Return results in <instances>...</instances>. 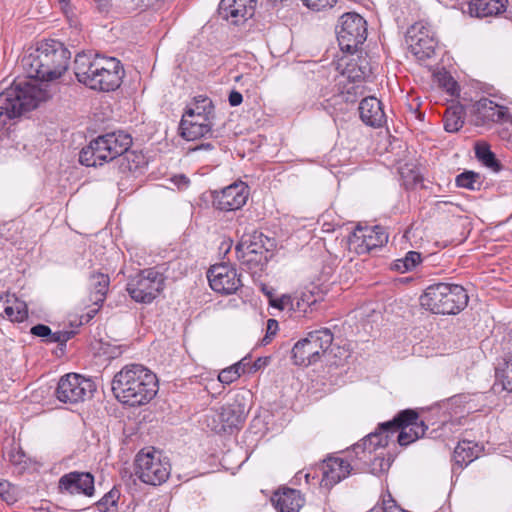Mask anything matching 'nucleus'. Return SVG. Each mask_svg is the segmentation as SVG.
<instances>
[{"mask_svg":"<svg viewBox=\"0 0 512 512\" xmlns=\"http://www.w3.org/2000/svg\"><path fill=\"white\" fill-rule=\"evenodd\" d=\"M70 52L62 43L49 40L41 42L35 49L25 54L20 62L26 78L13 83L33 84L45 88L48 96L41 102L51 97V85L48 82L59 79L67 70Z\"/></svg>","mask_w":512,"mask_h":512,"instance_id":"f257e3e1","label":"nucleus"},{"mask_svg":"<svg viewBox=\"0 0 512 512\" xmlns=\"http://www.w3.org/2000/svg\"><path fill=\"white\" fill-rule=\"evenodd\" d=\"M112 391L122 403L141 406L149 403L158 392V379L150 369L141 364H128L112 380Z\"/></svg>","mask_w":512,"mask_h":512,"instance_id":"f03ea898","label":"nucleus"},{"mask_svg":"<svg viewBox=\"0 0 512 512\" xmlns=\"http://www.w3.org/2000/svg\"><path fill=\"white\" fill-rule=\"evenodd\" d=\"M73 68L79 82L99 91L117 89L124 74L122 65L116 58L85 52L75 56Z\"/></svg>","mask_w":512,"mask_h":512,"instance_id":"7ed1b4c3","label":"nucleus"},{"mask_svg":"<svg viewBox=\"0 0 512 512\" xmlns=\"http://www.w3.org/2000/svg\"><path fill=\"white\" fill-rule=\"evenodd\" d=\"M47 96V90L37 85L12 83L0 92V125L35 109Z\"/></svg>","mask_w":512,"mask_h":512,"instance_id":"20e7f679","label":"nucleus"},{"mask_svg":"<svg viewBox=\"0 0 512 512\" xmlns=\"http://www.w3.org/2000/svg\"><path fill=\"white\" fill-rule=\"evenodd\" d=\"M466 290L457 284L437 283L426 288L420 297V304L434 314L454 315L468 304Z\"/></svg>","mask_w":512,"mask_h":512,"instance_id":"39448f33","label":"nucleus"},{"mask_svg":"<svg viewBox=\"0 0 512 512\" xmlns=\"http://www.w3.org/2000/svg\"><path fill=\"white\" fill-rule=\"evenodd\" d=\"M132 138L123 131L99 136L80 151L79 161L88 167L101 166L128 151Z\"/></svg>","mask_w":512,"mask_h":512,"instance_id":"423d86ee","label":"nucleus"},{"mask_svg":"<svg viewBox=\"0 0 512 512\" xmlns=\"http://www.w3.org/2000/svg\"><path fill=\"white\" fill-rule=\"evenodd\" d=\"M388 445V435L375 431L363 438L352 447L357 463L356 469L369 471L372 474L386 472L390 467V460L384 457V448Z\"/></svg>","mask_w":512,"mask_h":512,"instance_id":"0eeeda50","label":"nucleus"},{"mask_svg":"<svg viewBox=\"0 0 512 512\" xmlns=\"http://www.w3.org/2000/svg\"><path fill=\"white\" fill-rule=\"evenodd\" d=\"M165 279L163 267L147 268L129 279L127 291L136 302L151 303L164 289Z\"/></svg>","mask_w":512,"mask_h":512,"instance_id":"6e6552de","label":"nucleus"},{"mask_svg":"<svg viewBox=\"0 0 512 512\" xmlns=\"http://www.w3.org/2000/svg\"><path fill=\"white\" fill-rule=\"evenodd\" d=\"M171 466L160 451L143 449L136 455L135 474L145 484L161 485L170 476Z\"/></svg>","mask_w":512,"mask_h":512,"instance_id":"1a4fd4ad","label":"nucleus"},{"mask_svg":"<svg viewBox=\"0 0 512 512\" xmlns=\"http://www.w3.org/2000/svg\"><path fill=\"white\" fill-rule=\"evenodd\" d=\"M333 342V334L328 328L308 333L292 348V357L296 365L309 366L317 362Z\"/></svg>","mask_w":512,"mask_h":512,"instance_id":"9d476101","label":"nucleus"},{"mask_svg":"<svg viewBox=\"0 0 512 512\" xmlns=\"http://www.w3.org/2000/svg\"><path fill=\"white\" fill-rule=\"evenodd\" d=\"M427 428L416 411L407 409L399 412L391 421L380 424L378 432L384 435V433L400 430L398 443L401 446H407L423 437Z\"/></svg>","mask_w":512,"mask_h":512,"instance_id":"9b49d317","label":"nucleus"},{"mask_svg":"<svg viewBox=\"0 0 512 512\" xmlns=\"http://www.w3.org/2000/svg\"><path fill=\"white\" fill-rule=\"evenodd\" d=\"M341 50L353 53L367 38L366 21L356 13H346L339 19L336 28Z\"/></svg>","mask_w":512,"mask_h":512,"instance_id":"f8f14e48","label":"nucleus"},{"mask_svg":"<svg viewBox=\"0 0 512 512\" xmlns=\"http://www.w3.org/2000/svg\"><path fill=\"white\" fill-rule=\"evenodd\" d=\"M94 383L76 373L62 376L58 382L55 395L63 403L76 404L92 396Z\"/></svg>","mask_w":512,"mask_h":512,"instance_id":"ddd939ff","label":"nucleus"},{"mask_svg":"<svg viewBox=\"0 0 512 512\" xmlns=\"http://www.w3.org/2000/svg\"><path fill=\"white\" fill-rule=\"evenodd\" d=\"M318 300V294L310 289L296 291L293 294H283L280 297L269 295V305L271 307L287 311L296 318L305 317Z\"/></svg>","mask_w":512,"mask_h":512,"instance_id":"4468645a","label":"nucleus"},{"mask_svg":"<svg viewBox=\"0 0 512 512\" xmlns=\"http://www.w3.org/2000/svg\"><path fill=\"white\" fill-rule=\"evenodd\" d=\"M267 238L261 232L253 231L250 234H244L235 247L237 259L247 269L257 268L266 259L267 249L265 240Z\"/></svg>","mask_w":512,"mask_h":512,"instance_id":"2eb2a0df","label":"nucleus"},{"mask_svg":"<svg viewBox=\"0 0 512 512\" xmlns=\"http://www.w3.org/2000/svg\"><path fill=\"white\" fill-rule=\"evenodd\" d=\"M388 241V234L380 226H358L349 236L348 245L357 254H366L375 248L382 247Z\"/></svg>","mask_w":512,"mask_h":512,"instance_id":"dca6fc26","label":"nucleus"},{"mask_svg":"<svg viewBox=\"0 0 512 512\" xmlns=\"http://www.w3.org/2000/svg\"><path fill=\"white\" fill-rule=\"evenodd\" d=\"M349 460L340 457H328L322 464V480L323 487L332 488L342 480L346 479L352 471L356 469V457L351 452L348 454Z\"/></svg>","mask_w":512,"mask_h":512,"instance_id":"f3484780","label":"nucleus"},{"mask_svg":"<svg viewBox=\"0 0 512 512\" xmlns=\"http://www.w3.org/2000/svg\"><path fill=\"white\" fill-rule=\"evenodd\" d=\"M249 197V187L242 181L213 193V205L221 211H234L243 207Z\"/></svg>","mask_w":512,"mask_h":512,"instance_id":"a211bd4d","label":"nucleus"},{"mask_svg":"<svg viewBox=\"0 0 512 512\" xmlns=\"http://www.w3.org/2000/svg\"><path fill=\"white\" fill-rule=\"evenodd\" d=\"M207 278L210 287L221 294H233L241 286L236 269L226 264L212 266L207 272Z\"/></svg>","mask_w":512,"mask_h":512,"instance_id":"6ab92c4d","label":"nucleus"},{"mask_svg":"<svg viewBox=\"0 0 512 512\" xmlns=\"http://www.w3.org/2000/svg\"><path fill=\"white\" fill-rule=\"evenodd\" d=\"M58 486L61 492L71 495L83 494L87 497L94 495V476L89 472L72 471L60 477Z\"/></svg>","mask_w":512,"mask_h":512,"instance_id":"aec40b11","label":"nucleus"},{"mask_svg":"<svg viewBox=\"0 0 512 512\" xmlns=\"http://www.w3.org/2000/svg\"><path fill=\"white\" fill-rule=\"evenodd\" d=\"M257 0H221L219 15L232 24L245 22L252 17Z\"/></svg>","mask_w":512,"mask_h":512,"instance_id":"412c9836","label":"nucleus"},{"mask_svg":"<svg viewBox=\"0 0 512 512\" xmlns=\"http://www.w3.org/2000/svg\"><path fill=\"white\" fill-rule=\"evenodd\" d=\"M477 123L505 122L509 119V110L488 98H481L473 105Z\"/></svg>","mask_w":512,"mask_h":512,"instance_id":"4be33fe9","label":"nucleus"},{"mask_svg":"<svg viewBox=\"0 0 512 512\" xmlns=\"http://www.w3.org/2000/svg\"><path fill=\"white\" fill-rule=\"evenodd\" d=\"M271 501L278 512H299L305 498L299 490L282 488L274 492Z\"/></svg>","mask_w":512,"mask_h":512,"instance_id":"5701e85b","label":"nucleus"},{"mask_svg":"<svg viewBox=\"0 0 512 512\" xmlns=\"http://www.w3.org/2000/svg\"><path fill=\"white\" fill-rule=\"evenodd\" d=\"M361 120L374 128L381 127L386 122L382 103L376 97L370 96L362 99L359 105Z\"/></svg>","mask_w":512,"mask_h":512,"instance_id":"b1692460","label":"nucleus"},{"mask_svg":"<svg viewBox=\"0 0 512 512\" xmlns=\"http://www.w3.org/2000/svg\"><path fill=\"white\" fill-rule=\"evenodd\" d=\"M0 316L11 322H23L28 317L27 305L14 294L0 296Z\"/></svg>","mask_w":512,"mask_h":512,"instance_id":"393cba45","label":"nucleus"},{"mask_svg":"<svg viewBox=\"0 0 512 512\" xmlns=\"http://www.w3.org/2000/svg\"><path fill=\"white\" fill-rule=\"evenodd\" d=\"M248 409L244 404L235 400L233 403L221 407L220 418L222 419L225 429L237 428L241 425L247 416Z\"/></svg>","mask_w":512,"mask_h":512,"instance_id":"a878e982","label":"nucleus"},{"mask_svg":"<svg viewBox=\"0 0 512 512\" xmlns=\"http://www.w3.org/2000/svg\"><path fill=\"white\" fill-rule=\"evenodd\" d=\"M481 451L482 448L477 443L470 440H462L454 449V462L460 467L466 466L477 459Z\"/></svg>","mask_w":512,"mask_h":512,"instance_id":"bb28decb","label":"nucleus"},{"mask_svg":"<svg viewBox=\"0 0 512 512\" xmlns=\"http://www.w3.org/2000/svg\"><path fill=\"white\" fill-rule=\"evenodd\" d=\"M109 277L103 273H92L89 278L90 301L95 306L102 305L105 301L109 287Z\"/></svg>","mask_w":512,"mask_h":512,"instance_id":"cd10ccee","label":"nucleus"},{"mask_svg":"<svg viewBox=\"0 0 512 512\" xmlns=\"http://www.w3.org/2000/svg\"><path fill=\"white\" fill-rule=\"evenodd\" d=\"M507 0H471L469 11L477 17L497 15L504 11Z\"/></svg>","mask_w":512,"mask_h":512,"instance_id":"c85d7f7f","label":"nucleus"},{"mask_svg":"<svg viewBox=\"0 0 512 512\" xmlns=\"http://www.w3.org/2000/svg\"><path fill=\"white\" fill-rule=\"evenodd\" d=\"M212 124L192 122L188 116H182L180 122L181 135L188 141L204 137L211 131Z\"/></svg>","mask_w":512,"mask_h":512,"instance_id":"c756f323","label":"nucleus"},{"mask_svg":"<svg viewBox=\"0 0 512 512\" xmlns=\"http://www.w3.org/2000/svg\"><path fill=\"white\" fill-rule=\"evenodd\" d=\"M437 40L435 37L425 36V38L411 41L409 45L410 52L419 61L430 59L435 54Z\"/></svg>","mask_w":512,"mask_h":512,"instance_id":"7c9ffc66","label":"nucleus"},{"mask_svg":"<svg viewBox=\"0 0 512 512\" xmlns=\"http://www.w3.org/2000/svg\"><path fill=\"white\" fill-rule=\"evenodd\" d=\"M444 129L454 133L462 128L464 124V108L462 105L454 104L449 106L443 117Z\"/></svg>","mask_w":512,"mask_h":512,"instance_id":"2f4dec72","label":"nucleus"},{"mask_svg":"<svg viewBox=\"0 0 512 512\" xmlns=\"http://www.w3.org/2000/svg\"><path fill=\"white\" fill-rule=\"evenodd\" d=\"M370 72L371 70L365 60L360 61V63L350 62L343 71L342 77L347 78L351 83L359 84Z\"/></svg>","mask_w":512,"mask_h":512,"instance_id":"473e14b6","label":"nucleus"},{"mask_svg":"<svg viewBox=\"0 0 512 512\" xmlns=\"http://www.w3.org/2000/svg\"><path fill=\"white\" fill-rule=\"evenodd\" d=\"M475 155L477 159L487 168L494 172L500 171L501 165L487 144H477L475 146Z\"/></svg>","mask_w":512,"mask_h":512,"instance_id":"72a5a7b5","label":"nucleus"},{"mask_svg":"<svg viewBox=\"0 0 512 512\" xmlns=\"http://www.w3.org/2000/svg\"><path fill=\"white\" fill-rule=\"evenodd\" d=\"M214 106L207 96L199 95L194 98V103L189 106L183 116H193V114H202L213 116Z\"/></svg>","mask_w":512,"mask_h":512,"instance_id":"f704fd0d","label":"nucleus"},{"mask_svg":"<svg viewBox=\"0 0 512 512\" xmlns=\"http://www.w3.org/2000/svg\"><path fill=\"white\" fill-rule=\"evenodd\" d=\"M421 263V254L416 251H409L404 258L397 259L394 262V269L400 273H405L414 269Z\"/></svg>","mask_w":512,"mask_h":512,"instance_id":"c9c22d12","label":"nucleus"},{"mask_svg":"<svg viewBox=\"0 0 512 512\" xmlns=\"http://www.w3.org/2000/svg\"><path fill=\"white\" fill-rule=\"evenodd\" d=\"M120 493L116 489L110 490L98 502L97 509L99 512H117L118 500Z\"/></svg>","mask_w":512,"mask_h":512,"instance_id":"e433bc0d","label":"nucleus"},{"mask_svg":"<svg viewBox=\"0 0 512 512\" xmlns=\"http://www.w3.org/2000/svg\"><path fill=\"white\" fill-rule=\"evenodd\" d=\"M425 36L434 37V32L430 25L423 22H417L408 29L406 34V43L409 46L411 45V41L416 39L422 40Z\"/></svg>","mask_w":512,"mask_h":512,"instance_id":"4c0bfd02","label":"nucleus"},{"mask_svg":"<svg viewBox=\"0 0 512 512\" xmlns=\"http://www.w3.org/2000/svg\"><path fill=\"white\" fill-rule=\"evenodd\" d=\"M244 367L245 365L243 364V361L227 367L219 373L218 380L223 384H231L245 372Z\"/></svg>","mask_w":512,"mask_h":512,"instance_id":"58836bf2","label":"nucleus"},{"mask_svg":"<svg viewBox=\"0 0 512 512\" xmlns=\"http://www.w3.org/2000/svg\"><path fill=\"white\" fill-rule=\"evenodd\" d=\"M480 175L473 171H465L456 177V185L469 190L479 189Z\"/></svg>","mask_w":512,"mask_h":512,"instance_id":"ea45409f","label":"nucleus"},{"mask_svg":"<svg viewBox=\"0 0 512 512\" xmlns=\"http://www.w3.org/2000/svg\"><path fill=\"white\" fill-rule=\"evenodd\" d=\"M204 424L216 433L226 432L224 423L220 418V412L216 410H209L204 415Z\"/></svg>","mask_w":512,"mask_h":512,"instance_id":"a19ab883","label":"nucleus"},{"mask_svg":"<svg viewBox=\"0 0 512 512\" xmlns=\"http://www.w3.org/2000/svg\"><path fill=\"white\" fill-rule=\"evenodd\" d=\"M0 497L8 504L15 503L18 498L17 488L7 480L0 479Z\"/></svg>","mask_w":512,"mask_h":512,"instance_id":"79ce46f5","label":"nucleus"},{"mask_svg":"<svg viewBox=\"0 0 512 512\" xmlns=\"http://www.w3.org/2000/svg\"><path fill=\"white\" fill-rule=\"evenodd\" d=\"M362 94L363 86L351 82L349 85L344 86V89L341 91V97L347 103H354L357 100V97Z\"/></svg>","mask_w":512,"mask_h":512,"instance_id":"37998d69","label":"nucleus"},{"mask_svg":"<svg viewBox=\"0 0 512 512\" xmlns=\"http://www.w3.org/2000/svg\"><path fill=\"white\" fill-rule=\"evenodd\" d=\"M74 334L75 332L73 330H59L56 332L51 331L50 337L49 339H46V342L65 345L66 342L74 336Z\"/></svg>","mask_w":512,"mask_h":512,"instance_id":"c03bdc74","label":"nucleus"},{"mask_svg":"<svg viewBox=\"0 0 512 512\" xmlns=\"http://www.w3.org/2000/svg\"><path fill=\"white\" fill-rule=\"evenodd\" d=\"M303 4L314 11H321L327 8H332L337 0H302Z\"/></svg>","mask_w":512,"mask_h":512,"instance_id":"a18cd8bd","label":"nucleus"},{"mask_svg":"<svg viewBox=\"0 0 512 512\" xmlns=\"http://www.w3.org/2000/svg\"><path fill=\"white\" fill-rule=\"evenodd\" d=\"M503 389L512 393V358L507 361L501 376Z\"/></svg>","mask_w":512,"mask_h":512,"instance_id":"49530a36","label":"nucleus"},{"mask_svg":"<svg viewBox=\"0 0 512 512\" xmlns=\"http://www.w3.org/2000/svg\"><path fill=\"white\" fill-rule=\"evenodd\" d=\"M372 512H408L400 508L394 499L389 495L388 499H383L382 506L379 508H375Z\"/></svg>","mask_w":512,"mask_h":512,"instance_id":"de8ad7c7","label":"nucleus"},{"mask_svg":"<svg viewBox=\"0 0 512 512\" xmlns=\"http://www.w3.org/2000/svg\"><path fill=\"white\" fill-rule=\"evenodd\" d=\"M441 83L443 88L451 95L454 96L459 91V86L457 82L450 76V75H444L441 78Z\"/></svg>","mask_w":512,"mask_h":512,"instance_id":"09e8293b","label":"nucleus"},{"mask_svg":"<svg viewBox=\"0 0 512 512\" xmlns=\"http://www.w3.org/2000/svg\"><path fill=\"white\" fill-rule=\"evenodd\" d=\"M31 334L41 337L46 342V339H49L51 334V329L44 324H38L31 328Z\"/></svg>","mask_w":512,"mask_h":512,"instance_id":"8fccbe9b","label":"nucleus"},{"mask_svg":"<svg viewBox=\"0 0 512 512\" xmlns=\"http://www.w3.org/2000/svg\"><path fill=\"white\" fill-rule=\"evenodd\" d=\"M8 456H9V461L14 464V465H20L22 464L25 460V455L22 451H20L19 449H12L9 453H8Z\"/></svg>","mask_w":512,"mask_h":512,"instance_id":"3c124183","label":"nucleus"},{"mask_svg":"<svg viewBox=\"0 0 512 512\" xmlns=\"http://www.w3.org/2000/svg\"><path fill=\"white\" fill-rule=\"evenodd\" d=\"M229 104L233 107L239 106L243 101V96L240 92L233 90L228 97Z\"/></svg>","mask_w":512,"mask_h":512,"instance_id":"603ef678","label":"nucleus"},{"mask_svg":"<svg viewBox=\"0 0 512 512\" xmlns=\"http://www.w3.org/2000/svg\"><path fill=\"white\" fill-rule=\"evenodd\" d=\"M101 305L99 306H95L93 308H91L86 315H82L81 316V320H80V324H83V323H88L95 315L96 313L99 311V308H100Z\"/></svg>","mask_w":512,"mask_h":512,"instance_id":"864d4df0","label":"nucleus"},{"mask_svg":"<svg viewBox=\"0 0 512 512\" xmlns=\"http://www.w3.org/2000/svg\"><path fill=\"white\" fill-rule=\"evenodd\" d=\"M211 117L212 116H208V115L193 114V116H190L189 119H191L192 122L203 123V124H212L210 121Z\"/></svg>","mask_w":512,"mask_h":512,"instance_id":"5fc2aeb1","label":"nucleus"},{"mask_svg":"<svg viewBox=\"0 0 512 512\" xmlns=\"http://www.w3.org/2000/svg\"><path fill=\"white\" fill-rule=\"evenodd\" d=\"M278 330V322L275 319H269L267 321V336L275 335Z\"/></svg>","mask_w":512,"mask_h":512,"instance_id":"6e6d98bb","label":"nucleus"},{"mask_svg":"<svg viewBox=\"0 0 512 512\" xmlns=\"http://www.w3.org/2000/svg\"><path fill=\"white\" fill-rule=\"evenodd\" d=\"M153 0H135L134 7L135 8H142V7H148L152 5Z\"/></svg>","mask_w":512,"mask_h":512,"instance_id":"4d7b16f0","label":"nucleus"},{"mask_svg":"<svg viewBox=\"0 0 512 512\" xmlns=\"http://www.w3.org/2000/svg\"><path fill=\"white\" fill-rule=\"evenodd\" d=\"M60 4H61V8L62 10L67 13L68 12V7H69V1L68 0H59Z\"/></svg>","mask_w":512,"mask_h":512,"instance_id":"13d9d810","label":"nucleus"},{"mask_svg":"<svg viewBox=\"0 0 512 512\" xmlns=\"http://www.w3.org/2000/svg\"><path fill=\"white\" fill-rule=\"evenodd\" d=\"M99 2H100L99 8L101 10H104L109 4V0H99Z\"/></svg>","mask_w":512,"mask_h":512,"instance_id":"bf43d9fd","label":"nucleus"},{"mask_svg":"<svg viewBox=\"0 0 512 512\" xmlns=\"http://www.w3.org/2000/svg\"><path fill=\"white\" fill-rule=\"evenodd\" d=\"M261 359H258L255 363H254V368L255 370L259 369L261 367Z\"/></svg>","mask_w":512,"mask_h":512,"instance_id":"052dcab7","label":"nucleus"},{"mask_svg":"<svg viewBox=\"0 0 512 512\" xmlns=\"http://www.w3.org/2000/svg\"><path fill=\"white\" fill-rule=\"evenodd\" d=\"M200 148L211 149L212 146H211V144H205V145L203 144V145L200 146ZM196 149H199V147H197Z\"/></svg>","mask_w":512,"mask_h":512,"instance_id":"680f3d73","label":"nucleus"},{"mask_svg":"<svg viewBox=\"0 0 512 512\" xmlns=\"http://www.w3.org/2000/svg\"><path fill=\"white\" fill-rule=\"evenodd\" d=\"M181 179L185 182V183H188V180L185 176H181Z\"/></svg>","mask_w":512,"mask_h":512,"instance_id":"e2e57ef3","label":"nucleus"}]
</instances>
